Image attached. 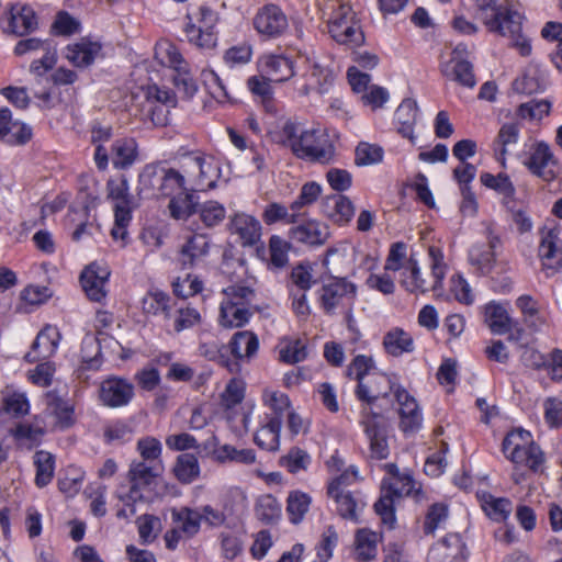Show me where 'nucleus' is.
<instances>
[{"label": "nucleus", "instance_id": "c85d7f7f", "mask_svg": "<svg viewBox=\"0 0 562 562\" xmlns=\"http://www.w3.org/2000/svg\"><path fill=\"white\" fill-rule=\"evenodd\" d=\"M419 116L418 105L414 99H404L394 112L393 124L398 134L412 144L416 143L415 126Z\"/></svg>", "mask_w": 562, "mask_h": 562}, {"label": "nucleus", "instance_id": "2eb2a0df", "mask_svg": "<svg viewBox=\"0 0 562 562\" xmlns=\"http://www.w3.org/2000/svg\"><path fill=\"white\" fill-rule=\"evenodd\" d=\"M538 258L547 277H553L562 270V246L558 228L540 232Z\"/></svg>", "mask_w": 562, "mask_h": 562}, {"label": "nucleus", "instance_id": "680f3d73", "mask_svg": "<svg viewBox=\"0 0 562 562\" xmlns=\"http://www.w3.org/2000/svg\"><path fill=\"white\" fill-rule=\"evenodd\" d=\"M312 462L311 456L299 447L291 448L286 454L281 457L280 465L292 474L306 471Z\"/></svg>", "mask_w": 562, "mask_h": 562}, {"label": "nucleus", "instance_id": "7c9ffc66", "mask_svg": "<svg viewBox=\"0 0 562 562\" xmlns=\"http://www.w3.org/2000/svg\"><path fill=\"white\" fill-rule=\"evenodd\" d=\"M322 210L324 215L334 224L344 226L352 220L356 209L348 196L333 193L323 199Z\"/></svg>", "mask_w": 562, "mask_h": 562}, {"label": "nucleus", "instance_id": "f704fd0d", "mask_svg": "<svg viewBox=\"0 0 562 562\" xmlns=\"http://www.w3.org/2000/svg\"><path fill=\"white\" fill-rule=\"evenodd\" d=\"M227 349H229L234 359L238 361H249L258 353V336L251 330L236 331L232 336Z\"/></svg>", "mask_w": 562, "mask_h": 562}, {"label": "nucleus", "instance_id": "37998d69", "mask_svg": "<svg viewBox=\"0 0 562 562\" xmlns=\"http://www.w3.org/2000/svg\"><path fill=\"white\" fill-rule=\"evenodd\" d=\"M138 146L134 138H117L112 144L111 158L115 169H126L137 159Z\"/></svg>", "mask_w": 562, "mask_h": 562}, {"label": "nucleus", "instance_id": "c756f323", "mask_svg": "<svg viewBox=\"0 0 562 562\" xmlns=\"http://www.w3.org/2000/svg\"><path fill=\"white\" fill-rule=\"evenodd\" d=\"M289 234L292 240L312 247L324 245L330 236L329 227L316 220L291 227Z\"/></svg>", "mask_w": 562, "mask_h": 562}, {"label": "nucleus", "instance_id": "412c9836", "mask_svg": "<svg viewBox=\"0 0 562 562\" xmlns=\"http://www.w3.org/2000/svg\"><path fill=\"white\" fill-rule=\"evenodd\" d=\"M134 397V385L126 379L111 376L101 382L99 400L103 406L120 408L127 406Z\"/></svg>", "mask_w": 562, "mask_h": 562}, {"label": "nucleus", "instance_id": "72a5a7b5", "mask_svg": "<svg viewBox=\"0 0 562 562\" xmlns=\"http://www.w3.org/2000/svg\"><path fill=\"white\" fill-rule=\"evenodd\" d=\"M400 283L409 293L419 294L431 290L427 280L423 277L418 259L411 255L405 266L400 270Z\"/></svg>", "mask_w": 562, "mask_h": 562}, {"label": "nucleus", "instance_id": "e433bc0d", "mask_svg": "<svg viewBox=\"0 0 562 562\" xmlns=\"http://www.w3.org/2000/svg\"><path fill=\"white\" fill-rule=\"evenodd\" d=\"M548 74L538 65L530 64L521 77L514 81V89L519 93L533 94L546 90Z\"/></svg>", "mask_w": 562, "mask_h": 562}, {"label": "nucleus", "instance_id": "a19ab883", "mask_svg": "<svg viewBox=\"0 0 562 562\" xmlns=\"http://www.w3.org/2000/svg\"><path fill=\"white\" fill-rule=\"evenodd\" d=\"M282 425L278 418L262 419L260 427L255 434V443L267 451H278L280 448V432Z\"/></svg>", "mask_w": 562, "mask_h": 562}, {"label": "nucleus", "instance_id": "09e8293b", "mask_svg": "<svg viewBox=\"0 0 562 562\" xmlns=\"http://www.w3.org/2000/svg\"><path fill=\"white\" fill-rule=\"evenodd\" d=\"M279 360L286 364H295L307 358L306 344L301 338L282 337L277 346Z\"/></svg>", "mask_w": 562, "mask_h": 562}, {"label": "nucleus", "instance_id": "774afa93", "mask_svg": "<svg viewBox=\"0 0 562 562\" xmlns=\"http://www.w3.org/2000/svg\"><path fill=\"white\" fill-rule=\"evenodd\" d=\"M384 150L381 146L366 142L359 143L355 150L357 166H371L382 161Z\"/></svg>", "mask_w": 562, "mask_h": 562}, {"label": "nucleus", "instance_id": "3c124183", "mask_svg": "<svg viewBox=\"0 0 562 562\" xmlns=\"http://www.w3.org/2000/svg\"><path fill=\"white\" fill-rule=\"evenodd\" d=\"M484 322L496 335H504L512 328V318L506 308L495 302H490L484 306Z\"/></svg>", "mask_w": 562, "mask_h": 562}, {"label": "nucleus", "instance_id": "f03ea898", "mask_svg": "<svg viewBox=\"0 0 562 562\" xmlns=\"http://www.w3.org/2000/svg\"><path fill=\"white\" fill-rule=\"evenodd\" d=\"M481 20L487 30L508 37L521 56H529L530 40L522 34V15L508 4H497L496 0H479Z\"/></svg>", "mask_w": 562, "mask_h": 562}, {"label": "nucleus", "instance_id": "0eeeda50", "mask_svg": "<svg viewBox=\"0 0 562 562\" xmlns=\"http://www.w3.org/2000/svg\"><path fill=\"white\" fill-rule=\"evenodd\" d=\"M164 467H158L148 462H138L133 460L127 471L128 492L122 496L126 503L127 509L119 512V516L134 515V504L145 497L155 484L156 479L161 474Z\"/></svg>", "mask_w": 562, "mask_h": 562}, {"label": "nucleus", "instance_id": "e2e57ef3", "mask_svg": "<svg viewBox=\"0 0 562 562\" xmlns=\"http://www.w3.org/2000/svg\"><path fill=\"white\" fill-rule=\"evenodd\" d=\"M172 318L173 329L177 333L194 327L200 324L202 319L200 312L190 305L176 307L175 313L172 312Z\"/></svg>", "mask_w": 562, "mask_h": 562}, {"label": "nucleus", "instance_id": "39448f33", "mask_svg": "<svg viewBox=\"0 0 562 562\" xmlns=\"http://www.w3.org/2000/svg\"><path fill=\"white\" fill-rule=\"evenodd\" d=\"M420 487L408 472L397 476H386L381 482V496L374 504L376 515L383 525L393 528L396 522L395 498L418 493Z\"/></svg>", "mask_w": 562, "mask_h": 562}, {"label": "nucleus", "instance_id": "bb28decb", "mask_svg": "<svg viewBox=\"0 0 562 562\" xmlns=\"http://www.w3.org/2000/svg\"><path fill=\"white\" fill-rule=\"evenodd\" d=\"M228 229L243 246H255L261 239V224L252 215L236 213L231 217Z\"/></svg>", "mask_w": 562, "mask_h": 562}, {"label": "nucleus", "instance_id": "13d9d810", "mask_svg": "<svg viewBox=\"0 0 562 562\" xmlns=\"http://www.w3.org/2000/svg\"><path fill=\"white\" fill-rule=\"evenodd\" d=\"M255 513L257 518L262 522L273 524L280 520L282 516V506L274 496L266 494L258 498Z\"/></svg>", "mask_w": 562, "mask_h": 562}, {"label": "nucleus", "instance_id": "393cba45", "mask_svg": "<svg viewBox=\"0 0 562 562\" xmlns=\"http://www.w3.org/2000/svg\"><path fill=\"white\" fill-rule=\"evenodd\" d=\"M327 494L335 502L336 512L342 519L352 522L360 521V515L366 507V502L360 492L334 488L333 492H327Z\"/></svg>", "mask_w": 562, "mask_h": 562}, {"label": "nucleus", "instance_id": "473e14b6", "mask_svg": "<svg viewBox=\"0 0 562 562\" xmlns=\"http://www.w3.org/2000/svg\"><path fill=\"white\" fill-rule=\"evenodd\" d=\"M45 415L53 418V426L66 429L75 423V408L74 406L56 395L55 393L46 394V408Z\"/></svg>", "mask_w": 562, "mask_h": 562}, {"label": "nucleus", "instance_id": "a18cd8bd", "mask_svg": "<svg viewBox=\"0 0 562 562\" xmlns=\"http://www.w3.org/2000/svg\"><path fill=\"white\" fill-rule=\"evenodd\" d=\"M171 519L186 538H193L201 529L202 517L200 512L194 508L172 509Z\"/></svg>", "mask_w": 562, "mask_h": 562}, {"label": "nucleus", "instance_id": "4c0bfd02", "mask_svg": "<svg viewBox=\"0 0 562 562\" xmlns=\"http://www.w3.org/2000/svg\"><path fill=\"white\" fill-rule=\"evenodd\" d=\"M519 137L520 127L517 123L509 122L501 126L497 136L493 140L492 147L495 158L503 167L506 166V158L510 147L517 145Z\"/></svg>", "mask_w": 562, "mask_h": 562}, {"label": "nucleus", "instance_id": "b1692460", "mask_svg": "<svg viewBox=\"0 0 562 562\" xmlns=\"http://www.w3.org/2000/svg\"><path fill=\"white\" fill-rule=\"evenodd\" d=\"M60 339L61 335L59 329L56 326L46 325L37 334L33 341L31 351L24 356V359L27 362L33 363L50 358L56 353Z\"/></svg>", "mask_w": 562, "mask_h": 562}, {"label": "nucleus", "instance_id": "dca6fc26", "mask_svg": "<svg viewBox=\"0 0 562 562\" xmlns=\"http://www.w3.org/2000/svg\"><path fill=\"white\" fill-rule=\"evenodd\" d=\"M394 398L400 418L398 427L404 434H414L423 426V411L417 400L402 385L394 387Z\"/></svg>", "mask_w": 562, "mask_h": 562}, {"label": "nucleus", "instance_id": "9d476101", "mask_svg": "<svg viewBox=\"0 0 562 562\" xmlns=\"http://www.w3.org/2000/svg\"><path fill=\"white\" fill-rule=\"evenodd\" d=\"M184 171L193 191L214 189L221 176L218 161L213 156L200 153L187 158Z\"/></svg>", "mask_w": 562, "mask_h": 562}, {"label": "nucleus", "instance_id": "5701e85b", "mask_svg": "<svg viewBox=\"0 0 562 562\" xmlns=\"http://www.w3.org/2000/svg\"><path fill=\"white\" fill-rule=\"evenodd\" d=\"M101 52L102 44L99 41L81 37L64 48V56L72 66L88 68L101 56Z\"/></svg>", "mask_w": 562, "mask_h": 562}, {"label": "nucleus", "instance_id": "c03bdc74", "mask_svg": "<svg viewBox=\"0 0 562 562\" xmlns=\"http://www.w3.org/2000/svg\"><path fill=\"white\" fill-rule=\"evenodd\" d=\"M383 347L393 357H401L415 350L412 335L400 327H394L384 335Z\"/></svg>", "mask_w": 562, "mask_h": 562}, {"label": "nucleus", "instance_id": "ea45409f", "mask_svg": "<svg viewBox=\"0 0 562 562\" xmlns=\"http://www.w3.org/2000/svg\"><path fill=\"white\" fill-rule=\"evenodd\" d=\"M381 537L367 528L357 530L353 541V555L358 562H370L378 555V543Z\"/></svg>", "mask_w": 562, "mask_h": 562}, {"label": "nucleus", "instance_id": "1a4fd4ad", "mask_svg": "<svg viewBox=\"0 0 562 562\" xmlns=\"http://www.w3.org/2000/svg\"><path fill=\"white\" fill-rule=\"evenodd\" d=\"M328 32L338 44L357 47L364 43V34L351 7L339 5L328 20Z\"/></svg>", "mask_w": 562, "mask_h": 562}, {"label": "nucleus", "instance_id": "2f4dec72", "mask_svg": "<svg viewBox=\"0 0 562 562\" xmlns=\"http://www.w3.org/2000/svg\"><path fill=\"white\" fill-rule=\"evenodd\" d=\"M470 265L481 274L490 276L501 272H507L510 270L508 261L498 260L496 252L493 249H485V246H474L469 252Z\"/></svg>", "mask_w": 562, "mask_h": 562}, {"label": "nucleus", "instance_id": "69168bd1", "mask_svg": "<svg viewBox=\"0 0 562 562\" xmlns=\"http://www.w3.org/2000/svg\"><path fill=\"white\" fill-rule=\"evenodd\" d=\"M297 211H291L290 207L278 202L268 204L262 213V218L268 225H272L278 222L293 224L297 221Z\"/></svg>", "mask_w": 562, "mask_h": 562}, {"label": "nucleus", "instance_id": "9b49d317", "mask_svg": "<svg viewBox=\"0 0 562 562\" xmlns=\"http://www.w3.org/2000/svg\"><path fill=\"white\" fill-rule=\"evenodd\" d=\"M359 423L369 441L371 458L376 460L386 459L390 454V449L383 416L371 407L361 408Z\"/></svg>", "mask_w": 562, "mask_h": 562}, {"label": "nucleus", "instance_id": "6ab92c4d", "mask_svg": "<svg viewBox=\"0 0 562 562\" xmlns=\"http://www.w3.org/2000/svg\"><path fill=\"white\" fill-rule=\"evenodd\" d=\"M395 386L387 374L378 370L357 384L355 395L362 403L361 408L373 409V404L379 398L385 397L390 391L394 394Z\"/></svg>", "mask_w": 562, "mask_h": 562}, {"label": "nucleus", "instance_id": "bf43d9fd", "mask_svg": "<svg viewBox=\"0 0 562 562\" xmlns=\"http://www.w3.org/2000/svg\"><path fill=\"white\" fill-rule=\"evenodd\" d=\"M136 451L142 458L138 462H148L164 467L161 460L162 445L159 439L151 436L139 438L136 443Z\"/></svg>", "mask_w": 562, "mask_h": 562}, {"label": "nucleus", "instance_id": "052dcab7", "mask_svg": "<svg viewBox=\"0 0 562 562\" xmlns=\"http://www.w3.org/2000/svg\"><path fill=\"white\" fill-rule=\"evenodd\" d=\"M480 181L487 189L494 190L503 195L504 199L513 200L515 196L516 189L506 173L501 172L495 176L490 172H482Z\"/></svg>", "mask_w": 562, "mask_h": 562}, {"label": "nucleus", "instance_id": "cd10ccee", "mask_svg": "<svg viewBox=\"0 0 562 562\" xmlns=\"http://www.w3.org/2000/svg\"><path fill=\"white\" fill-rule=\"evenodd\" d=\"M260 71L274 82H284L294 75V63L282 54H265L258 59Z\"/></svg>", "mask_w": 562, "mask_h": 562}, {"label": "nucleus", "instance_id": "6e6552de", "mask_svg": "<svg viewBox=\"0 0 562 562\" xmlns=\"http://www.w3.org/2000/svg\"><path fill=\"white\" fill-rule=\"evenodd\" d=\"M520 158L530 173L546 182L557 180L561 173V165L551 146L544 140L525 143Z\"/></svg>", "mask_w": 562, "mask_h": 562}, {"label": "nucleus", "instance_id": "20e7f679", "mask_svg": "<svg viewBox=\"0 0 562 562\" xmlns=\"http://www.w3.org/2000/svg\"><path fill=\"white\" fill-rule=\"evenodd\" d=\"M187 179L178 170L167 168L160 162L146 165L138 176L140 192L150 195L172 198L187 191Z\"/></svg>", "mask_w": 562, "mask_h": 562}, {"label": "nucleus", "instance_id": "de8ad7c7", "mask_svg": "<svg viewBox=\"0 0 562 562\" xmlns=\"http://www.w3.org/2000/svg\"><path fill=\"white\" fill-rule=\"evenodd\" d=\"M142 308L147 315H162L166 321L172 319L171 297L162 291H149L142 300Z\"/></svg>", "mask_w": 562, "mask_h": 562}, {"label": "nucleus", "instance_id": "0e129e2a", "mask_svg": "<svg viewBox=\"0 0 562 562\" xmlns=\"http://www.w3.org/2000/svg\"><path fill=\"white\" fill-rule=\"evenodd\" d=\"M133 202L114 204V226L111 234L114 239H124L127 235V226L132 221Z\"/></svg>", "mask_w": 562, "mask_h": 562}, {"label": "nucleus", "instance_id": "aec40b11", "mask_svg": "<svg viewBox=\"0 0 562 562\" xmlns=\"http://www.w3.org/2000/svg\"><path fill=\"white\" fill-rule=\"evenodd\" d=\"M110 276L111 270L103 262L93 261L82 270L80 282L89 300L100 303L106 297Z\"/></svg>", "mask_w": 562, "mask_h": 562}, {"label": "nucleus", "instance_id": "603ef678", "mask_svg": "<svg viewBox=\"0 0 562 562\" xmlns=\"http://www.w3.org/2000/svg\"><path fill=\"white\" fill-rule=\"evenodd\" d=\"M481 507L484 513L494 521H505L513 509V504L508 498L495 497L490 493L480 495Z\"/></svg>", "mask_w": 562, "mask_h": 562}, {"label": "nucleus", "instance_id": "79ce46f5", "mask_svg": "<svg viewBox=\"0 0 562 562\" xmlns=\"http://www.w3.org/2000/svg\"><path fill=\"white\" fill-rule=\"evenodd\" d=\"M313 498L301 490L289 492L285 501V513L292 525H300L310 512Z\"/></svg>", "mask_w": 562, "mask_h": 562}, {"label": "nucleus", "instance_id": "58836bf2", "mask_svg": "<svg viewBox=\"0 0 562 562\" xmlns=\"http://www.w3.org/2000/svg\"><path fill=\"white\" fill-rule=\"evenodd\" d=\"M305 83L302 86V93L308 94L311 91L325 93L333 85V71L321 64L313 61L304 74Z\"/></svg>", "mask_w": 562, "mask_h": 562}, {"label": "nucleus", "instance_id": "49530a36", "mask_svg": "<svg viewBox=\"0 0 562 562\" xmlns=\"http://www.w3.org/2000/svg\"><path fill=\"white\" fill-rule=\"evenodd\" d=\"M33 465L35 468V485L38 488L47 486L55 475V456L46 450H37L33 456Z\"/></svg>", "mask_w": 562, "mask_h": 562}, {"label": "nucleus", "instance_id": "4468645a", "mask_svg": "<svg viewBox=\"0 0 562 562\" xmlns=\"http://www.w3.org/2000/svg\"><path fill=\"white\" fill-rule=\"evenodd\" d=\"M217 14L207 7H200L196 23L189 21L186 24L184 33L188 41L199 48L211 49L217 44L215 26Z\"/></svg>", "mask_w": 562, "mask_h": 562}, {"label": "nucleus", "instance_id": "f257e3e1", "mask_svg": "<svg viewBox=\"0 0 562 562\" xmlns=\"http://www.w3.org/2000/svg\"><path fill=\"white\" fill-rule=\"evenodd\" d=\"M276 138L299 159L327 165L335 158V145L324 127H304L289 120L276 133Z\"/></svg>", "mask_w": 562, "mask_h": 562}, {"label": "nucleus", "instance_id": "6e6d98bb", "mask_svg": "<svg viewBox=\"0 0 562 562\" xmlns=\"http://www.w3.org/2000/svg\"><path fill=\"white\" fill-rule=\"evenodd\" d=\"M155 57L162 65L169 68L184 69L188 64L179 48L169 40H160L155 46Z\"/></svg>", "mask_w": 562, "mask_h": 562}, {"label": "nucleus", "instance_id": "ddd939ff", "mask_svg": "<svg viewBox=\"0 0 562 562\" xmlns=\"http://www.w3.org/2000/svg\"><path fill=\"white\" fill-rule=\"evenodd\" d=\"M470 50L464 43H459L452 49L450 58L440 64L441 74L459 85L467 88H474L476 79L473 71V65L469 60Z\"/></svg>", "mask_w": 562, "mask_h": 562}, {"label": "nucleus", "instance_id": "8fccbe9b", "mask_svg": "<svg viewBox=\"0 0 562 562\" xmlns=\"http://www.w3.org/2000/svg\"><path fill=\"white\" fill-rule=\"evenodd\" d=\"M261 401L263 406L270 411L265 414V418H278L281 425L283 416L292 409L289 396L278 390H263Z\"/></svg>", "mask_w": 562, "mask_h": 562}, {"label": "nucleus", "instance_id": "864d4df0", "mask_svg": "<svg viewBox=\"0 0 562 562\" xmlns=\"http://www.w3.org/2000/svg\"><path fill=\"white\" fill-rule=\"evenodd\" d=\"M227 346L222 344L218 339L201 340L199 345V353L205 359L216 362L222 367L233 371L237 363L233 362L227 356Z\"/></svg>", "mask_w": 562, "mask_h": 562}, {"label": "nucleus", "instance_id": "c9c22d12", "mask_svg": "<svg viewBox=\"0 0 562 562\" xmlns=\"http://www.w3.org/2000/svg\"><path fill=\"white\" fill-rule=\"evenodd\" d=\"M37 25V16L33 8L22 3H15L11 7L9 27L12 33L23 36L35 31Z\"/></svg>", "mask_w": 562, "mask_h": 562}, {"label": "nucleus", "instance_id": "a878e982", "mask_svg": "<svg viewBox=\"0 0 562 562\" xmlns=\"http://www.w3.org/2000/svg\"><path fill=\"white\" fill-rule=\"evenodd\" d=\"M465 546L458 533L447 535L431 546L427 562H461L465 559Z\"/></svg>", "mask_w": 562, "mask_h": 562}, {"label": "nucleus", "instance_id": "4be33fe9", "mask_svg": "<svg viewBox=\"0 0 562 562\" xmlns=\"http://www.w3.org/2000/svg\"><path fill=\"white\" fill-rule=\"evenodd\" d=\"M256 31L267 38H277L288 29L289 22L284 12L274 4L261 8L254 19Z\"/></svg>", "mask_w": 562, "mask_h": 562}, {"label": "nucleus", "instance_id": "f8f14e48", "mask_svg": "<svg viewBox=\"0 0 562 562\" xmlns=\"http://www.w3.org/2000/svg\"><path fill=\"white\" fill-rule=\"evenodd\" d=\"M357 286L346 278L334 277L321 290V306L327 314L337 310L349 311L356 297Z\"/></svg>", "mask_w": 562, "mask_h": 562}, {"label": "nucleus", "instance_id": "7ed1b4c3", "mask_svg": "<svg viewBox=\"0 0 562 562\" xmlns=\"http://www.w3.org/2000/svg\"><path fill=\"white\" fill-rule=\"evenodd\" d=\"M222 294L218 324L229 329L245 326L252 316L250 304L255 299L254 289L233 284L223 289Z\"/></svg>", "mask_w": 562, "mask_h": 562}, {"label": "nucleus", "instance_id": "f3484780", "mask_svg": "<svg viewBox=\"0 0 562 562\" xmlns=\"http://www.w3.org/2000/svg\"><path fill=\"white\" fill-rule=\"evenodd\" d=\"M145 110L154 125L164 126L168 123L170 108L177 104L176 94L167 88L157 85L148 86L145 90Z\"/></svg>", "mask_w": 562, "mask_h": 562}, {"label": "nucleus", "instance_id": "a211bd4d", "mask_svg": "<svg viewBox=\"0 0 562 562\" xmlns=\"http://www.w3.org/2000/svg\"><path fill=\"white\" fill-rule=\"evenodd\" d=\"M212 247L211 237L204 233L188 235L178 251V260L182 268L192 269L205 262Z\"/></svg>", "mask_w": 562, "mask_h": 562}, {"label": "nucleus", "instance_id": "5fc2aeb1", "mask_svg": "<svg viewBox=\"0 0 562 562\" xmlns=\"http://www.w3.org/2000/svg\"><path fill=\"white\" fill-rule=\"evenodd\" d=\"M172 472L182 484L194 482L201 473L198 458L192 453H181L177 457Z\"/></svg>", "mask_w": 562, "mask_h": 562}, {"label": "nucleus", "instance_id": "423d86ee", "mask_svg": "<svg viewBox=\"0 0 562 562\" xmlns=\"http://www.w3.org/2000/svg\"><path fill=\"white\" fill-rule=\"evenodd\" d=\"M503 452L516 469L526 468L538 472L544 462L541 449L533 442L531 434L524 429H514L506 435Z\"/></svg>", "mask_w": 562, "mask_h": 562}, {"label": "nucleus", "instance_id": "338daca9", "mask_svg": "<svg viewBox=\"0 0 562 562\" xmlns=\"http://www.w3.org/2000/svg\"><path fill=\"white\" fill-rule=\"evenodd\" d=\"M375 361L371 356L358 355L356 356L347 368V374L349 378L357 381V384L361 382L371 373L378 371Z\"/></svg>", "mask_w": 562, "mask_h": 562}, {"label": "nucleus", "instance_id": "4d7b16f0", "mask_svg": "<svg viewBox=\"0 0 562 562\" xmlns=\"http://www.w3.org/2000/svg\"><path fill=\"white\" fill-rule=\"evenodd\" d=\"M428 267L431 272V290L438 291L442 289L443 280L448 270L445 261V255L440 247L429 246L428 248Z\"/></svg>", "mask_w": 562, "mask_h": 562}]
</instances>
